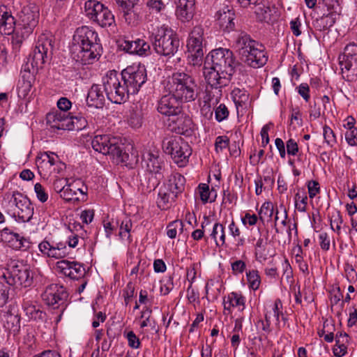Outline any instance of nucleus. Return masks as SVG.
I'll return each mask as SVG.
<instances>
[{"label":"nucleus","instance_id":"f257e3e1","mask_svg":"<svg viewBox=\"0 0 357 357\" xmlns=\"http://www.w3.org/2000/svg\"><path fill=\"white\" fill-rule=\"evenodd\" d=\"M98 33L91 27H78L73 35L70 53L73 60L82 65L92 63L102 50Z\"/></svg>","mask_w":357,"mask_h":357},{"label":"nucleus","instance_id":"f03ea898","mask_svg":"<svg viewBox=\"0 0 357 357\" xmlns=\"http://www.w3.org/2000/svg\"><path fill=\"white\" fill-rule=\"evenodd\" d=\"M165 90L180 101L191 102L197 96V84L195 79L185 73H174L163 82Z\"/></svg>","mask_w":357,"mask_h":357},{"label":"nucleus","instance_id":"7ed1b4c3","mask_svg":"<svg viewBox=\"0 0 357 357\" xmlns=\"http://www.w3.org/2000/svg\"><path fill=\"white\" fill-rule=\"evenodd\" d=\"M236 46L242 61L248 66L259 68L266 63L268 56L264 47L251 39L248 34L244 32L239 33L236 38Z\"/></svg>","mask_w":357,"mask_h":357},{"label":"nucleus","instance_id":"20e7f679","mask_svg":"<svg viewBox=\"0 0 357 357\" xmlns=\"http://www.w3.org/2000/svg\"><path fill=\"white\" fill-rule=\"evenodd\" d=\"M93 149L103 155H108L115 164L127 165L129 155L119 139L107 135H96L91 141Z\"/></svg>","mask_w":357,"mask_h":357},{"label":"nucleus","instance_id":"39448f33","mask_svg":"<svg viewBox=\"0 0 357 357\" xmlns=\"http://www.w3.org/2000/svg\"><path fill=\"white\" fill-rule=\"evenodd\" d=\"M66 244L70 248H75L79 244H84V237L71 231L66 242H50L45 239L38 244V247L43 257L60 259L68 255Z\"/></svg>","mask_w":357,"mask_h":357},{"label":"nucleus","instance_id":"423d86ee","mask_svg":"<svg viewBox=\"0 0 357 357\" xmlns=\"http://www.w3.org/2000/svg\"><path fill=\"white\" fill-rule=\"evenodd\" d=\"M153 31V45L156 53L169 57L174 56L179 47V40L174 31L166 24L158 26L155 32Z\"/></svg>","mask_w":357,"mask_h":357},{"label":"nucleus","instance_id":"0eeeda50","mask_svg":"<svg viewBox=\"0 0 357 357\" xmlns=\"http://www.w3.org/2000/svg\"><path fill=\"white\" fill-rule=\"evenodd\" d=\"M52 50V40L46 36H40L29 55L26 63L23 66L24 70L29 74L36 73L49 59Z\"/></svg>","mask_w":357,"mask_h":357},{"label":"nucleus","instance_id":"6e6552de","mask_svg":"<svg viewBox=\"0 0 357 357\" xmlns=\"http://www.w3.org/2000/svg\"><path fill=\"white\" fill-rule=\"evenodd\" d=\"M0 280L10 286L27 287L32 284L33 275L26 265L12 262L8 268L0 269Z\"/></svg>","mask_w":357,"mask_h":357},{"label":"nucleus","instance_id":"1a4fd4ad","mask_svg":"<svg viewBox=\"0 0 357 357\" xmlns=\"http://www.w3.org/2000/svg\"><path fill=\"white\" fill-rule=\"evenodd\" d=\"M102 84L107 98L111 102L121 104L128 98V93L117 71H108L102 77Z\"/></svg>","mask_w":357,"mask_h":357},{"label":"nucleus","instance_id":"9d476101","mask_svg":"<svg viewBox=\"0 0 357 357\" xmlns=\"http://www.w3.org/2000/svg\"><path fill=\"white\" fill-rule=\"evenodd\" d=\"M162 149L171 155L174 162L180 167L187 165L192 154V149L181 137H175L163 141Z\"/></svg>","mask_w":357,"mask_h":357},{"label":"nucleus","instance_id":"9b49d317","mask_svg":"<svg viewBox=\"0 0 357 357\" xmlns=\"http://www.w3.org/2000/svg\"><path fill=\"white\" fill-rule=\"evenodd\" d=\"M120 76L128 95L136 94L146 81V70L144 65L134 63L123 69Z\"/></svg>","mask_w":357,"mask_h":357},{"label":"nucleus","instance_id":"f8f14e48","mask_svg":"<svg viewBox=\"0 0 357 357\" xmlns=\"http://www.w3.org/2000/svg\"><path fill=\"white\" fill-rule=\"evenodd\" d=\"M40 17L39 7L34 3H29L23 6L18 14L17 29L21 30V38L17 43H22V40L33 33L38 24Z\"/></svg>","mask_w":357,"mask_h":357},{"label":"nucleus","instance_id":"ddd939ff","mask_svg":"<svg viewBox=\"0 0 357 357\" xmlns=\"http://www.w3.org/2000/svg\"><path fill=\"white\" fill-rule=\"evenodd\" d=\"M210 63L213 65L220 71L230 79L235 72L237 62L233 52L229 49L218 48L212 50L206 58Z\"/></svg>","mask_w":357,"mask_h":357},{"label":"nucleus","instance_id":"4468645a","mask_svg":"<svg viewBox=\"0 0 357 357\" xmlns=\"http://www.w3.org/2000/svg\"><path fill=\"white\" fill-rule=\"evenodd\" d=\"M86 15L101 27L111 26L115 24L114 15L102 3L96 0H88L84 3Z\"/></svg>","mask_w":357,"mask_h":357},{"label":"nucleus","instance_id":"2eb2a0df","mask_svg":"<svg viewBox=\"0 0 357 357\" xmlns=\"http://www.w3.org/2000/svg\"><path fill=\"white\" fill-rule=\"evenodd\" d=\"M10 203L15 206L13 216L17 222H28L31 220L34 207L26 195L19 191H14Z\"/></svg>","mask_w":357,"mask_h":357},{"label":"nucleus","instance_id":"dca6fc26","mask_svg":"<svg viewBox=\"0 0 357 357\" xmlns=\"http://www.w3.org/2000/svg\"><path fill=\"white\" fill-rule=\"evenodd\" d=\"M36 165L40 175L43 178L59 174L65 169V164L53 152L40 153L36 158Z\"/></svg>","mask_w":357,"mask_h":357},{"label":"nucleus","instance_id":"f3484780","mask_svg":"<svg viewBox=\"0 0 357 357\" xmlns=\"http://www.w3.org/2000/svg\"><path fill=\"white\" fill-rule=\"evenodd\" d=\"M204 29L201 26H195L189 34L187 40V49L189 62L192 65H199L202 61Z\"/></svg>","mask_w":357,"mask_h":357},{"label":"nucleus","instance_id":"a211bd4d","mask_svg":"<svg viewBox=\"0 0 357 357\" xmlns=\"http://www.w3.org/2000/svg\"><path fill=\"white\" fill-rule=\"evenodd\" d=\"M45 303L53 308L61 307L62 312L66 307L68 293L63 286L52 284L47 287L42 295Z\"/></svg>","mask_w":357,"mask_h":357},{"label":"nucleus","instance_id":"6ab92c4d","mask_svg":"<svg viewBox=\"0 0 357 357\" xmlns=\"http://www.w3.org/2000/svg\"><path fill=\"white\" fill-rule=\"evenodd\" d=\"M143 162L146 170L151 174H154L156 178L155 183H153V187L159 183L160 180L163 178V170L165 168V162L160 156L158 151H149L143 155Z\"/></svg>","mask_w":357,"mask_h":357},{"label":"nucleus","instance_id":"aec40b11","mask_svg":"<svg viewBox=\"0 0 357 357\" xmlns=\"http://www.w3.org/2000/svg\"><path fill=\"white\" fill-rule=\"evenodd\" d=\"M223 74L222 71L210 63L209 60L206 59L203 68V75L208 85L215 89L227 86L231 79Z\"/></svg>","mask_w":357,"mask_h":357},{"label":"nucleus","instance_id":"412c9836","mask_svg":"<svg viewBox=\"0 0 357 357\" xmlns=\"http://www.w3.org/2000/svg\"><path fill=\"white\" fill-rule=\"evenodd\" d=\"M61 197L67 202H78L86 199V188L80 180L74 181L59 189Z\"/></svg>","mask_w":357,"mask_h":357},{"label":"nucleus","instance_id":"4be33fe9","mask_svg":"<svg viewBox=\"0 0 357 357\" xmlns=\"http://www.w3.org/2000/svg\"><path fill=\"white\" fill-rule=\"evenodd\" d=\"M157 110L163 116L174 118L181 114V112L179 100L173 94L169 93L160 99L158 102Z\"/></svg>","mask_w":357,"mask_h":357},{"label":"nucleus","instance_id":"5701e85b","mask_svg":"<svg viewBox=\"0 0 357 357\" xmlns=\"http://www.w3.org/2000/svg\"><path fill=\"white\" fill-rule=\"evenodd\" d=\"M0 239L15 250H26L29 248V241L26 238L7 227L1 231Z\"/></svg>","mask_w":357,"mask_h":357},{"label":"nucleus","instance_id":"b1692460","mask_svg":"<svg viewBox=\"0 0 357 357\" xmlns=\"http://www.w3.org/2000/svg\"><path fill=\"white\" fill-rule=\"evenodd\" d=\"M245 297L240 292L232 291L223 298V313L231 315L234 310L243 313L245 309Z\"/></svg>","mask_w":357,"mask_h":357},{"label":"nucleus","instance_id":"393cba45","mask_svg":"<svg viewBox=\"0 0 357 357\" xmlns=\"http://www.w3.org/2000/svg\"><path fill=\"white\" fill-rule=\"evenodd\" d=\"M56 268L58 272L73 280H79L86 273L84 266L75 261H59L56 262Z\"/></svg>","mask_w":357,"mask_h":357},{"label":"nucleus","instance_id":"a878e982","mask_svg":"<svg viewBox=\"0 0 357 357\" xmlns=\"http://www.w3.org/2000/svg\"><path fill=\"white\" fill-rule=\"evenodd\" d=\"M16 21L8 8L0 5V33L4 35H10L15 30Z\"/></svg>","mask_w":357,"mask_h":357},{"label":"nucleus","instance_id":"bb28decb","mask_svg":"<svg viewBox=\"0 0 357 357\" xmlns=\"http://www.w3.org/2000/svg\"><path fill=\"white\" fill-rule=\"evenodd\" d=\"M169 126L171 130L177 134L190 136L193 132L194 125L189 116L179 114L176 119H172V124H170Z\"/></svg>","mask_w":357,"mask_h":357},{"label":"nucleus","instance_id":"cd10ccee","mask_svg":"<svg viewBox=\"0 0 357 357\" xmlns=\"http://www.w3.org/2000/svg\"><path fill=\"white\" fill-rule=\"evenodd\" d=\"M121 46L124 51L139 56L146 55L150 50L149 44L139 38L135 40H124Z\"/></svg>","mask_w":357,"mask_h":357},{"label":"nucleus","instance_id":"c85d7f7f","mask_svg":"<svg viewBox=\"0 0 357 357\" xmlns=\"http://www.w3.org/2000/svg\"><path fill=\"white\" fill-rule=\"evenodd\" d=\"M68 116L62 112H51L47 114V123L52 128L68 130L69 128Z\"/></svg>","mask_w":357,"mask_h":357},{"label":"nucleus","instance_id":"c756f323","mask_svg":"<svg viewBox=\"0 0 357 357\" xmlns=\"http://www.w3.org/2000/svg\"><path fill=\"white\" fill-rule=\"evenodd\" d=\"M185 178L178 172H173L169 176L165 188L172 193L174 196L178 197L185 189Z\"/></svg>","mask_w":357,"mask_h":357},{"label":"nucleus","instance_id":"7c9ffc66","mask_svg":"<svg viewBox=\"0 0 357 357\" xmlns=\"http://www.w3.org/2000/svg\"><path fill=\"white\" fill-rule=\"evenodd\" d=\"M217 24L225 31L229 32L234 28V13L229 8H225L217 13Z\"/></svg>","mask_w":357,"mask_h":357},{"label":"nucleus","instance_id":"2f4dec72","mask_svg":"<svg viewBox=\"0 0 357 357\" xmlns=\"http://www.w3.org/2000/svg\"><path fill=\"white\" fill-rule=\"evenodd\" d=\"M231 97L236 105L237 112L246 110L250 105V94L243 89L234 88L231 92Z\"/></svg>","mask_w":357,"mask_h":357},{"label":"nucleus","instance_id":"473e14b6","mask_svg":"<svg viewBox=\"0 0 357 357\" xmlns=\"http://www.w3.org/2000/svg\"><path fill=\"white\" fill-rule=\"evenodd\" d=\"M139 326L143 330L142 333L158 332L157 323L152 317V310L150 307H145L142 311Z\"/></svg>","mask_w":357,"mask_h":357},{"label":"nucleus","instance_id":"72a5a7b5","mask_svg":"<svg viewBox=\"0 0 357 357\" xmlns=\"http://www.w3.org/2000/svg\"><path fill=\"white\" fill-rule=\"evenodd\" d=\"M195 0H178L176 15L182 22H187L193 17Z\"/></svg>","mask_w":357,"mask_h":357},{"label":"nucleus","instance_id":"f704fd0d","mask_svg":"<svg viewBox=\"0 0 357 357\" xmlns=\"http://www.w3.org/2000/svg\"><path fill=\"white\" fill-rule=\"evenodd\" d=\"M282 303L280 299H276L274 303L270 306V310H268L265 316L269 315V320L271 317H273L275 319V324L277 328L280 329L282 327L280 317L283 321L282 326H284L286 324L287 319L284 317L282 312Z\"/></svg>","mask_w":357,"mask_h":357},{"label":"nucleus","instance_id":"c9c22d12","mask_svg":"<svg viewBox=\"0 0 357 357\" xmlns=\"http://www.w3.org/2000/svg\"><path fill=\"white\" fill-rule=\"evenodd\" d=\"M87 103L91 107H102L105 103V96L99 85H93L87 96Z\"/></svg>","mask_w":357,"mask_h":357},{"label":"nucleus","instance_id":"e433bc0d","mask_svg":"<svg viewBox=\"0 0 357 357\" xmlns=\"http://www.w3.org/2000/svg\"><path fill=\"white\" fill-rule=\"evenodd\" d=\"M3 326L7 332L15 335L20 330V318L17 314L6 313L3 315Z\"/></svg>","mask_w":357,"mask_h":357},{"label":"nucleus","instance_id":"4c0bfd02","mask_svg":"<svg viewBox=\"0 0 357 357\" xmlns=\"http://www.w3.org/2000/svg\"><path fill=\"white\" fill-rule=\"evenodd\" d=\"M22 309L25 314L30 319H43L45 316L44 312L40 310L35 303L33 301L29 300L27 298L23 300Z\"/></svg>","mask_w":357,"mask_h":357},{"label":"nucleus","instance_id":"58836bf2","mask_svg":"<svg viewBox=\"0 0 357 357\" xmlns=\"http://www.w3.org/2000/svg\"><path fill=\"white\" fill-rule=\"evenodd\" d=\"M196 194L203 204L212 203L215 201L217 192L213 188H210L206 183H200L196 189Z\"/></svg>","mask_w":357,"mask_h":357},{"label":"nucleus","instance_id":"ea45409f","mask_svg":"<svg viewBox=\"0 0 357 357\" xmlns=\"http://www.w3.org/2000/svg\"><path fill=\"white\" fill-rule=\"evenodd\" d=\"M275 211V209L272 202H265L263 203L258 211L259 219L263 225L265 226L266 224L272 221Z\"/></svg>","mask_w":357,"mask_h":357},{"label":"nucleus","instance_id":"a19ab883","mask_svg":"<svg viewBox=\"0 0 357 357\" xmlns=\"http://www.w3.org/2000/svg\"><path fill=\"white\" fill-rule=\"evenodd\" d=\"M211 237L215 241L218 247L225 245L226 242L225 226L220 222H215L213 226Z\"/></svg>","mask_w":357,"mask_h":357},{"label":"nucleus","instance_id":"79ce46f5","mask_svg":"<svg viewBox=\"0 0 357 357\" xmlns=\"http://www.w3.org/2000/svg\"><path fill=\"white\" fill-rule=\"evenodd\" d=\"M252 8L256 15V18L259 22H266L270 20L271 8L265 3L257 1L252 5Z\"/></svg>","mask_w":357,"mask_h":357},{"label":"nucleus","instance_id":"37998d69","mask_svg":"<svg viewBox=\"0 0 357 357\" xmlns=\"http://www.w3.org/2000/svg\"><path fill=\"white\" fill-rule=\"evenodd\" d=\"M176 197V196H174L171 192L164 187V188H161L158 192L157 199L158 206L162 210L167 209L170 206V203Z\"/></svg>","mask_w":357,"mask_h":357},{"label":"nucleus","instance_id":"c03bdc74","mask_svg":"<svg viewBox=\"0 0 357 357\" xmlns=\"http://www.w3.org/2000/svg\"><path fill=\"white\" fill-rule=\"evenodd\" d=\"M32 83L31 80L26 78V75L22 76L17 85V95L20 98L29 99L31 96Z\"/></svg>","mask_w":357,"mask_h":357},{"label":"nucleus","instance_id":"a18cd8bd","mask_svg":"<svg viewBox=\"0 0 357 357\" xmlns=\"http://www.w3.org/2000/svg\"><path fill=\"white\" fill-rule=\"evenodd\" d=\"M132 227L131 220L125 218L122 220L120 227L119 236L120 238L126 243L130 244L132 239L131 238L130 230Z\"/></svg>","mask_w":357,"mask_h":357},{"label":"nucleus","instance_id":"49530a36","mask_svg":"<svg viewBox=\"0 0 357 357\" xmlns=\"http://www.w3.org/2000/svg\"><path fill=\"white\" fill-rule=\"evenodd\" d=\"M245 275L249 289L253 291L259 289L261 283L259 271L256 269L248 270Z\"/></svg>","mask_w":357,"mask_h":357},{"label":"nucleus","instance_id":"de8ad7c7","mask_svg":"<svg viewBox=\"0 0 357 357\" xmlns=\"http://www.w3.org/2000/svg\"><path fill=\"white\" fill-rule=\"evenodd\" d=\"M143 115L141 108H139L137 105L132 107L128 119V124L134 128L141 127L143 122Z\"/></svg>","mask_w":357,"mask_h":357},{"label":"nucleus","instance_id":"09e8293b","mask_svg":"<svg viewBox=\"0 0 357 357\" xmlns=\"http://www.w3.org/2000/svg\"><path fill=\"white\" fill-rule=\"evenodd\" d=\"M294 205L296 209L301 213L307 211V195L305 190H298L294 197Z\"/></svg>","mask_w":357,"mask_h":357},{"label":"nucleus","instance_id":"8fccbe9b","mask_svg":"<svg viewBox=\"0 0 357 357\" xmlns=\"http://www.w3.org/2000/svg\"><path fill=\"white\" fill-rule=\"evenodd\" d=\"M69 119V128L68 130H82L87 126V121L86 119L82 115L79 116H68Z\"/></svg>","mask_w":357,"mask_h":357},{"label":"nucleus","instance_id":"3c124183","mask_svg":"<svg viewBox=\"0 0 357 357\" xmlns=\"http://www.w3.org/2000/svg\"><path fill=\"white\" fill-rule=\"evenodd\" d=\"M116 3L123 13V17L126 22L129 24L134 25L136 23V14L133 11V7L135 1H132V6L130 8H126L124 5L121 4L119 2Z\"/></svg>","mask_w":357,"mask_h":357},{"label":"nucleus","instance_id":"603ef678","mask_svg":"<svg viewBox=\"0 0 357 357\" xmlns=\"http://www.w3.org/2000/svg\"><path fill=\"white\" fill-rule=\"evenodd\" d=\"M323 136L324 143H326L328 146L333 148L336 145L337 142V137L334 131L327 125L323 127Z\"/></svg>","mask_w":357,"mask_h":357},{"label":"nucleus","instance_id":"864d4df0","mask_svg":"<svg viewBox=\"0 0 357 357\" xmlns=\"http://www.w3.org/2000/svg\"><path fill=\"white\" fill-rule=\"evenodd\" d=\"M331 229L338 235L341 232V225L342 224V218L340 211H337L329 217Z\"/></svg>","mask_w":357,"mask_h":357},{"label":"nucleus","instance_id":"5fc2aeb1","mask_svg":"<svg viewBox=\"0 0 357 357\" xmlns=\"http://www.w3.org/2000/svg\"><path fill=\"white\" fill-rule=\"evenodd\" d=\"M227 227L229 235H231L235 240H237V245H243L245 243V239L243 238H241V232L240 228L234 222V219H231Z\"/></svg>","mask_w":357,"mask_h":357},{"label":"nucleus","instance_id":"6e6d98bb","mask_svg":"<svg viewBox=\"0 0 357 357\" xmlns=\"http://www.w3.org/2000/svg\"><path fill=\"white\" fill-rule=\"evenodd\" d=\"M303 126L302 113L299 107H296L291 109L290 126L293 129H296Z\"/></svg>","mask_w":357,"mask_h":357},{"label":"nucleus","instance_id":"4d7b16f0","mask_svg":"<svg viewBox=\"0 0 357 357\" xmlns=\"http://www.w3.org/2000/svg\"><path fill=\"white\" fill-rule=\"evenodd\" d=\"M183 224L181 220H174L169 223L167 226V235L170 238H175L176 237L178 231H183Z\"/></svg>","mask_w":357,"mask_h":357},{"label":"nucleus","instance_id":"13d9d810","mask_svg":"<svg viewBox=\"0 0 357 357\" xmlns=\"http://www.w3.org/2000/svg\"><path fill=\"white\" fill-rule=\"evenodd\" d=\"M229 138L226 135H220L215 138V151L217 153H222L224 150L228 148L229 145Z\"/></svg>","mask_w":357,"mask_h":357},{"label":"nucleus","instance_id":"bf43d9fd","mask_svg":"<svg viewBox=\"0 0 357 357\" xmlns=\"http://www.w3.org/2000/svg\"><path fill=\"white\" fill-rule=\"evenodd\" d=\"M174 280L173 277L167 276L165 277L160 281V292L162 295H167L174 289Z\"/></svg>","mask_w":357,"mask_h":357},{"label":"nucleus","instance_id":"052dcab7","mask_svg":"<svg viewBox=\"0 0 357 357\" xmlns=\"http://www.w3.org/2000/svg\"><path fill=\"white\" fill-rule=\"evenodd\" d=\"M344 59H351L356 61L357 60V45L355 43H349L344 47L343 54L341 56Z\"/></svg>","mask_w":357,"mask_h":357},{"label":"nucleus","instance_id":"680f3d73","mask_svg":"<svg viewBox=\"0 0 357 357\" xmlns=\"http://www.w3.org/2000/svg\"><path fill=\"white\" fill-rule=\"evenodd\" d=\"M229 111L225 104H220L215 109V118L218 122L227 119Z\"/></svg>","mask_w":357,"mask_h":357},{"label":"nucleus","instance_id":"e2e57ef3","mask_svg":"<svg viewBox=\"0 0 357 357\" xmlns=\"http://www.w3.org/2000/svg\"><path fill=\"white\" fill-rule=\"evenodd\" d=\"M344 269L346 278L349 282L354 283L357 282V271L351 264L346 263L344 264Z\"/></svg>","mask_w":357,"mask_h":357},{"label":"nucleus","instance_id":"0e129e2a","mask_svg":"<svg viewBox=\"0 0 357 357\" xmlns=\"http://www.w3.org/2000/svg\"><path fill=\"white\" fill-rule=\"evenodd\" d=\"M146 6L153 12L160 13L165 9L166 5L162 0H148Z\"/></svg>","mask_w":357,"mask_h":357},{"label":"nucleus","instance_id":"69168bd1","mask_svg":"<svg viewBox=\"0 0 357 357\" xmlns=\"http://www.w3.org/2000/svg\"><path fill=\"white\" fill-rule=\"evenodd\" d=\"M255 256L258 262L261 264L265 262L269 256V251L267 247L255 248Z\"/></svg>","mask_w":357,"mask_h":357},{"label":"nucleus","instance_id":"338daca9","mask_svg":"<svg viewBox=\"0 0 357 357\" xmlns=\"http://www.w3.org/2000/svg\"><path fill=\"white\" fill-rule=\"evenodd\" d=\"M343 341L335 340V344L333 348V353L336 357H342L347 354V347L343 344Z\"/></svg>","mask_w":357,"mask_h":357},{"label":"nucleus","instance_id":"774afa93","mask_svg":"<svg viewBox=\"0 0 357 357\" xmlns=\"http://www.w3.org/2000/svg\"><path fill=\"white\" fill-rule=\"evenodd\" d=\"M34 192L37 199L42 203L45 202L48 199V194L44 187L39 183H36L34 185Z\"/></svg>","mask_w":357,"mask_h":357}]
</instances>
